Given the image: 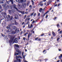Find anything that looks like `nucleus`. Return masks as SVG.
<instances>
[{
  "label": "nucleus",
  "instance_id": "obj_1",
  "mask_svg": "<svg viewBox=\"0 0 62 62\" xmlns=\"http://www.w3.org/2000/svg\"><path fill=\"white\" fill-rule=\"evenodd\" d=\"M9 37H10V39H11V40H10L9 41V43L10 42H12L13 41L14 42H15V43H17L18 42V39L16 38L14 40L13 39H14V38L12 37L11 36H10Z\"/></svg>",
  "mask_w": 62,
  "mask_h": 62
},
{
  "label": "nucleus",
  "instance_id": "obj_2",
  "mask_svg": "<svg viewBox=\"0 0 62 62\" xmlns=\"http://www.w3.org/2000/svg\"><path fill=\"white\" fill-rule=\"evenodd\" d=\"M6 28L7 29H8L9 28V29L8 30V32H10L12 33V34H15L16 32V31H17V29H16L15 30V32H12V30L11 29V28H10L9 27H8L7 26Z\"/></svg>",
  "mask_w": 62,
  "mask_h": 62
},
{
  "label": "nucleus",
  "instance_id": "obj_3",
  "mask_svg": "<svg viewBox=\"0 0 62 62\" xmlns=\"http://www.w3.org/2000/svg\"><path fill=\"white\" fill-rule=\"evenodd\" d=\"M16 52L18 53V54L17 53L16 54V53H15V55H14V56H15V55H18V54H19V55L21 54V53H22V52L19 51V49H16Z\"/></svg>",
  "mask_w": 62,
  "mask_h": 62
},
{
  "label": "nucleus",
  "instance_id": "obj_4",
  "mask_svg": "<svg viewBox=\"0 0 62 62\" xmlns=\"http://www.w3.org/2000/svg\"><path fill=\"white\" fill-rule=\"evenodd\" d=\"M4 1L5 2H6V3H7V4H9V1H7V0H2V2H1V3H2V4H3V3H4V2H3V1Z\"/></svg>",
  "mask_w": 62,
  "mask_h": 62
},
{
  "label": "nucleus",
  "instance_id": "obj_5",
  "mask_svg": "<svg viewBox=\"0 0 62 62\" xmlns=\"http://www.w3.org/2000/svg\"><path fill=\"white\" fill-rule=\"evenodd\" d=\"M32 27H33V25L32 24H31L30 26V25L29 24L28 25V28H32Z\"/></svg>",
  "mask_w": 62,
  "mask_h": 62
},
{
  "label": "nucleus",
  "instance_id": "obj_6",
  "mask_svg": "<svg viewBox=\"0 0 62 62\" xmlns=\"http://www.w3.org/2000/svg\"><path fill=\"white\" fill-rule=\"evenodd\" d=\"M15 19H18V16L17 15L15 14Z\"/></svg>",
  "mask_w": 62,
  "mask_h": 62
},
{
  "label": "nucleus",
  "instance_id": "obj_7",
  "mask_svg": "<svg viewBox=\"0 0 62 62\" xmlns=\"http://www.w3.org/2000/svg\"><path fill=\"white\" fill-rule=\"evenodd\" d=\"M26 0H21V3L22 4V3H23L24 2H25Z\"/></svg>",
  "mask_w": 62,
  "mask_h": 62
},
{
  "label": "nucleus",
  "instance_id": "obj_8",
  "mask_svg": "<svg viewBox=\"0 0 62 62\" xmlns=\"http://www.w3.org/2000/svg\"><path fill=\"white\" fill-rule=\"evenodd\" d=\"M13 6L14 8L16 9L18 11V9H17V8L16 7V5H15V4H14L13 5Z\"/></svg>",
  "mask_w": 62,
  "mask_h": 62
},
{
  "label": "nucleus",
  "instance_id": "obj_9",
  "mask_svg": "<svg viewBox=\"0 0 62 62\" xmlns=\"http://www.w3.org/2000/svg\"><path fill=\"white\" fill-rule=\"evenodd\" d=\"M42 8H40L39 10V11L40 12H42V13H44V12H42Z\"/></svg>",
  "mask_w": 62,
  "mask_h": 62
},
{
  "label": "nucleus",
  "instance_id": "obj_10",
  "mask_svg": "<svg viewBox=\"0 0 62 62\" xmlns=\"http://www.w3.org/2000/svg\"><path fill=\"white\" fill-rule=\"evenodd\" d=\"M19 12H20L21 13H22V14H24V12L23 11H19Z\"/></svg>",
  "mask_w": 62,
  "mask_h": 62
},
{
  "label": "nucleus",
  "instance_id": "obj_11",
  "mask_svg": "<svg viewBox=\"0 0 62 62\" xmlns=\"http://www.w3.org/2000/svg\"><path fill=\"white\" fill-rule=\"evenodd\" d=\"M62 54H61L60 55V56H59V59H61L62 58Z\"/></svg>",
  "mask_w": 62,
  "mask_h": 62
},
{
  "label": "nucleus",
  "instance_id": "obj_12",
  "mask_svg": "<svg viewBox=\"0 0 62 62\" xmlns=\"http://www.w3.org/2000/svg\"><path fill=\"white\" fill-rule=\"evenodd\" d=\"M52 34H53V35L54 36H55L56 35V34H55V33L53 31H52Z\"/></svg>",
  "mask_w": 62,
  "mask_h": 62
},
{
  "label": "nucleus",
  "instance_id": "obj_13",
  "mask_svg": "<svg viewBox=\"0 0 62 62\" xmlns=\"http://www.w3.org/2000/svg\"><path fill=\"white\" fill-rule=\"evenodd\" d=\"M8 8H11V6H7L6 7V9H8Z\"/></svg>",
  "mask_w": 62,
  "mask_h": 62
},
{
  "label": "nucleus",
  "instance_id": "obj_14",
  "mask_svg": "<svg viewBox=\"0 0 62 62\" xmlns=\"http://www.w3.org/2000/svg\"><path fill=\"white\" fill-rule=\"evenodd\" d=\"M17 62H21V60L20 59H17Z\"/></svg>",
  "mask_w": 62,
  "mask_h": 62
},
{
  "label": "nucleus",
  "instance_id": "obj_15",
  "mask_svg": "<svg viewBox=\"0 0 62 62\" xmlns=\"http://www.w3.org/2000/svg\"><path fill=\"white\" fill-rule=\"evenodd\" d=\"M27 19H28V21H29V20H30V18H27L26 19H25V22H26V21H27Z\"/></svg>",
  "mask_w": 62,
  "mask_h": 62
},
{
  "label": "nucleus",
  "instance_id": "obj_16",
  "mask_svg": "<svg viewBox=\"0 0 62 62\" xmlns=\"http://www.w3.org/2000/svg\"><path fill=\"white\" fill-rule=\"evenodd\" d=\"M18 6L19 7V8H22V5H20L19 4Z\"/></svg>",
  "mask_w": 62,
  "mask_h": 62
},
{
  "label": "nucleus",
  "instance_id": "obj_17",
  "mask_svg": "<svg viewBox=\"0 0 62 62\" xmlns=\"http://www.w3.org/2000/svg\"><path fill=\"white\" fill-rule=\"evenodd\" d=\"M30 37V33H29L28 36V39H29V37Z\"/></svg>",
  "mask_w": 62,
  "mask_h": 62
},
{
  "label": "nucleus",
  "instance_id": "obj_18",
  "mask_svg": "<svg viewBox=\"0 0 62 62\" xmlns=\"http://www.w3.org/2000/svg\"><path fill=\"white\" fill-rule=\"evenodd\" d=\"M42 3V2H41L40 3V5L41 6H43V4L41 3Z\"/></svg>",
  "mask_w": 62,
  "mask_h": 62
},
{
  "label": "nucleus",
  "instance_id": "obj_19",
  "mask_svg": "<svg viewBox=\"0 0 62 62\" xmlns=\"http://www.w3.org/2000/svg\"><path fill=\"white\" fill-rule=\"evenodd\" d=\"M15 46L16 47H17V48L19 47V46L18 45H15Z\"/></svg>",
  "mask_w": 62,
  "mask_h": 62
},
{
  "label": "nucleus",
  "instance_id": "obj_20",
  "mask_svg": "<svg viewBox=\"0 0 62 62\" xmlns=\"http://www.w3.org/2000/svg\"><path fill=\"white\" fill-rule=\"evenodd\" d=\"M14 22L15 23H13V25H14L15 24H16V23H17V22H16V21H15Z\"/></svg>",
  "mask_w": 62,
  "mask_h": 62
},
{
  "label": "nucleus",
  "instance_id": "obj_21",
  "mask_svg": "<svg viewBox=\"0 0 62 62\" xmlns=\"http://www.w3.org/2000/svg\"><path fill=\"white\" fill-rule=\"evenodd\" d=\"M10 1V2H11V3L12 4H13V0H9Z\"/></svg>",
  "mask_w": 62,
  "mask_h": 62
},
{
  "label": "nucleus",
  "instance_id": "obj_22",
  "mask_svg": "<svg viewBox=\"0 0 62 62\" xmlns=\"http://www.w3.org/2000/svg\"><path fill=\"white\" fill-rule=\"evenodd\" d=\"M13 28L14 29H15L16 28V27L15 26H13Z\"/></svg>",
  "mask_w": 62,
  "mask_h": 62
},
{
  "label": "nucleus",
  "instance_id": "obj_23",
  "mask_svg": "<svg viewBox=\"0 0 62 62\" xmlns=\"http://www.w3.org/2000/svg\"><path fill=\"white\" fill-rule=\"evenodd\" d=\"M16 1L17 2H19V3L20 2V0H16Z\"/></svg>",
  "mask_w": 62,
  "mask_h": 62
},
{
  "label": "nucleus",
  "instance_id": "obj_24",
  "mask_svg": "<svg viewBox=\"0 0 62 62\" xmlns=\"http://www.w3.org/2000/svg\"><path fill=\"white\" fill-rule=\"evenodd\" d=\"M36 21H37V20H36V21H34V20H33V21L32 22V23H35H35H36Z\"/></svg>",
  "mask_w": 62,
  "mask_h": 62
},
{
  "label": "nucleus",
  "instance_id": "obj_25",
  "mask_svg": "<svg viewBox=\"0 0 62 62\" xmlns=\"http://www.w3.org/2000/svg\"><path fill=\"white\" fill-rule=\"evenodd\" d=\"M28 34V32L26 33H25L24 34V36H26V35H27V34Z\"/></svg>",
  "mask_w": 62,
  "mask_h": 62
},
{
  "label": "nucleus",
  "instance_id": "obj_26",
  "mask_svg": "<svg viewBox=\"0 0 62 62\" xmlns=\"http://www.w3.org/2000/svg\"><path fill=\"white\" fill-rule=\"evenodd\" d=\"M22 56L23 57V58H24V59H25V56L24 55H23Z\"/></svg>",
  "mask_w": 62,
  "mask_h": 62
},
{
  "label": "nucleus",
  "instance_id": "obj_27",
  "mask_svg": "<svg viewBox=\"0 0 62 62\" xmlns=\"http://www.w3.org/2000/svg\"><path fill=\"white\" fill-rule=\"evenodd\" d=\"M18 57H19V58H21V59L22 58V56H21L20 55L19 56H18Z\"/></svg>",
  "mask_w": 62,
  "mask_h": 62
},
{
  "label": "nucleus",
  "instance_id": "obj_28",
  "mask_svg": "<svg viewBox=\"0 0 62 62\" xmlns=\"http://www.w3.org/2000/svg\"><path fill=\"white\" fill-rule=\"evenodd\" d=\"M31 1H32V5H34V1H33L32 0H31Z\"/></svg>",
  "mask_w": 62,
  "mask_h": 62
},
{
  "label": "nucleus",
  "instance_id": "obj_29",
  "mask_svg": "<svg viewBox=\"0 0 62 62\" xmlns=\"http://www.w3.org/2000/svg\"><path fill=\"white\" fill-rule=\"evenodd\" d=\"M23 39L24 40H25L26 38L25 37H24L23 38Z\"/></svg>",
  "mask_w": 62,
  "mask_h": 62
},
{
  "label": "nucleus",
  "instance_id": "obj_30",
  "mask_svg": "<svg viewBox=\"0 0 62 62\" xmlns=\"http://www.w3.org/2000/svg\"><path fill=\"white\" fill-rule=\"evenodd\" d=\"M23 61L24 62H28L27 61L25 60V59H23Z\"/></svg>",
  "mask_w": 62,
  "mask_h": 62
},
{
  "label": "nucleus",
  "instance_id": "obj_31",
  "mask_svg": "<svg viewBox=\"0 0 62 62\" xmlns=\"http://www.w3.org/2000/svg\"><path fill=\"white\" fill-rule=\"evenodd\" d=\"M19 30H17V33H19Z\"/></svg>",
  "mask_w": 62,
  "mask_h": 62
},
{
  "label": "nucleus",
  "instance_id": "obj_32",
  "mask_svg": "<svg viewBox=\"0 0 62 62\" xmlns=\"http://www.w3.org/2000/svg\"><path fill=\"white\" fill-rule=\"evenodd\" d=\"M23 54H24V52H23L22 53V56H23Z\"/></svg>",
  "mask_w": 62,
  "mask_h": 62
},
{
  "label": "nucleus",
  "instance_id": "obj_33",
  "mask_svg": "<svg viewBox=\"0 0 62 62\" xmlns=\"http://www.w3.org/2000/svg\"><path fill=\"white\" fill-rule=\"evenodd\" d=\"M57 27H59V25L58 24L57 25Z\"/></svg>",
  "mask_w": 62,
  "mask_h": 62
},
{
  "label": "nucleus",
  "instance_id": "obj_34",
  "mask_svg": "<svg viewBox=\"0 0 62 62\" xmlns=\"http://www.w3.org/2000/svg\"><path fill=\"white\" fill-rule=\"evenodd\" d=\"M28 13V12H25V14H27Z\"/></svg>",
  "mask_w": 62,
  "mask_h": 62
},
{
  "label": "nucleus",
  "instance_id": "obj_35",
  "mask_svg": "<svg viewBox=\"0 0 62 62\" xmlns=\"http://www.w3.org/2000/svg\"><path fill=\"white\" fill-rule=\"evenodd\" d=\"M59 39H60V38H58L57 39V41H58V40H59Z\"/></svg>",
  "mask_w": 62,
  "mask_h": 62
},
{
  "label": "nucleus",
  "instance_id": "obj_36",
  "mask_svg": "<svg viewBox=\"0 0 62 62\" xmlns=\"http://www.w3.org/2000/svg\"><path fill=\"white\" fill-rule=\"evenodd\" d=\"M11 10H9V13H11Z\"/></svg>",
  "mask_w": 62,
  "mask_h": 62
},
{
  "label": "nucleus",
  "instance_id": "obj_37",
  "mask_svg": "<svg viewBox=\"0 0 62 62\" xmlns=\"http://www.w3.org/2000/svg\"><path fill=\"white\" fill-rule=\"evenodd\" d=\"M62 31H60V32H59V34H61V33H62Z\"/></svg>",
  "mask_w": 62,
  "mask_h": 62
},
{
  "label": "nucleus",
  "instance_id": "obj_38",
  "mask_svg": "<svg viewBox=\"0 0 62 62\" xmlns=\"http://www.w3.org/2000/svg\"><path fill=\"white\" fill-rule=\"evenodd\" d=\"M19 58V56H16V58L17 59Z\"/></svg>",
  "mask_w": 62,
  "mask_h": 62
},
{
  "label": "nucleus",
  "instance_id": "obj_39",
  "mask_svg": "<svg viewBox=\"0 0 62 62\" xmlns=\"http://www.w3.org/2000/svg\"><path fill=\"white\" fill-rule=\"evenodd\" d=\"M48 17V15H47L46 16V18H47V17Z\"/></svg>",
  "mask_w": 62,
  "mask_h": 62
},
{
  "label": "nucleus",
  "instance_id": "obj_40",
  "mask_svg": "<svg viewBox=\"0 0 62 62\" xmlns=\"http://www.w3.org/2000/svg\"><path fill=\"white\" fill-rule=\"evenodd\" d=\"M44 35V34H43L41 35V36H43Z\"/></svg>",
  "mask_w": 62,
  "mask_h": 62
},
{
  "label": "nucleus",
  "instance_id": "obj_41",
  "mask_svg": "<svg viewBox=\"0 0 62 62\" xmlns=\"http://www.w3.org/2000/svg\"><path fill=\"white\" fill-rule=\"evenodd\" d=\"M14 62H17V60H14Z\"/></svg>",
  "mask_w": 62,
  "mask_h": 62
},
{
  "label": "nucleus",
  "instance_id": "obj_42",
  "mask_svg": "<svg viewBox=\"0 0 62 62\" xmlns=\"http://www.w3.org/2000/svg\"><path fill=\"white\" fill-rule=\"evenodd\" d=\"M36 15V13H35L34 15V16H35Z\"/></svg>",
  "mask_w": 62,
  "mask_h": 62
},
{
  "label": "nucleus",
  "instance_id": "obj_43",
  "mask_svg": "<svg viewBox=\"0 0 62 62\" xmlns=\"http://www.w3.org/2000/svg\"><path fill=\"white\" fill-rule=\"evenodd\" d=\"M38 38H36L35 39L36 40H38Z\"/></svg>",
  "mask_w": 62,
  "mask_h": 62
},
{
  "label": "nucleus",
  "instance_id": "obj_44",
  "mask_svg": "<svg viewBox=\"0 0 62 62\" xmlns=\"http://www.w3.org/2000/svg\"><path fill=\"white\" fill-rule=\"evenodd\" d=\"M13 18V17H12V16H11V20H10V21H11V20H12V18Z\"/></svg>",
  "mask_w": 62,
  "mask_h": 62
},
{
  "label": "nucleus",
  "instance_id": "obj_45",
  "mask_svg": "<svg viewBox=\"0 0 62 62\" xmlns=\"http://www.w3.org/2000/svg\"><path fill=\"white\" fill-rule=\"evenodd\" d=\"M12 12H15V11L14 10H12Z\"/></svg>",
  "mask_w": 62,
  "mask_h": 62
},
{
  "label": "nucleus",
  "instance_id": "obj_46",
  "mask_svg": "<svg viewBox=\"0 0 62 62\" xmlns=\"http://www.w3.org/2000/svg\"><path fill=\"white\" fill-rule=\"evenodd\" d=\"M6 5H7V3H6L5 4H4V7H5V6H6Z\"/></svg>",
  "mask_w": 62,
  "mask_h": 62
},
{
  "label": "nucleus",
  "instance_id": "obj_47",
  "mask_svg": "<svg viewBox=\"0 0 62 62\" xmlns=\"http://www.w3.org/2000/svg\"><path fill=\"white\" fill-rule=\"evenodd\" d=\"M4 12H2L1 13V14L3 15V14H4Z\"/></svg>",
  "mask_w": 62,
  "mask_h": 62
},
{
  "label": "nucleus",
  "instance_id": "obj_48",
  "mask_svg": "<svg viewBox=\"0 0 62 62\" xmlns=\"http://www.w3.org/2000/svg\"><path fill=\"white\" fill-rule=\"evenodd\" d=\"M28 10V8H27L26 9V11H27V10Z\"/></svg>",
  "mask_w": 62,
  "mask_h": 62
},
{
  "label": "nucleus",
  "instance_id": "obj_49",
  "mask_svg": "<svg viewBox=\"0 0 62 62\" xmlns=\"http://www.w3.org/2000/svg\"><path fill=\"white\" fill-rule=\"evenodd\" d=\"M38 16H40V14L39 13L38 14Z\"/></svg>",
  "mask_w": 62,
  "mask_h": 62
},
{
  "label": "nucleus",
  "instance_id": "obj_50",
  "mask_svg": "<svg viewBox=\"0 0 62 62\" xmlns=\"http://www.w3.org/2000/svg\"><path fill=\"white\" fill-rule=\"evenodd\" d=\"M29 8H32V5H31L29 6Z\"/></svg>",
  "mask_w": 62,
  "mask_h": 62
},
{
  "label": "nucleus",
  "instance_id": "obj_51",
  "mask_svg": "<svg viewBox=\"0 0 62 62\" xmlns=\"http://www.w3.org/2000/svg\"><path fill=\"white\" fill-rule=\"evenodd\" d=\"M46 14H44L43 15V17H44V16H45V15Z\"/></svg>",
  "mask_w": 62,
  "mask_h": 62
},
{
  "label": "nucleus",
  "instance_id": "obj_52",
  "mask_svg": "<svg viewBox=\"0 0 62 62\" xmlns=\"http://www.w3.org/2000/svg\"><path fill=\"white\" fill-rule=\"evenodd\" d=\"M59 51H61V49H59Z\"/></svg>",
  "mask_w": 62,
  "mask_h": 62
},
{
  "label": "nucleus",
  "instance_id": "obj_53",
  "mask_svg": "<svg viewBox=\"0 0 62 62\" xmlns=\"http://www.w3.org/2000/svg\"><path fill=\"white\" fill-rule=\"evenodd\" d=\"M5 39H7V36H5Z\"/></svg>",
  "mask_w": 62,
  "mask_h": 62
},
{
  "label": "nucleus",
  "instance_id": "obj_54",
  "mask_svg": "<svg viewBox=\"0 0 62 62\" xmlns=\"http://www.w3.org/2000/svg\"><path fill=\"white\" fill-rule=\"evenodd\" d=\"M0 9L2 8V6H1V5H0Z\"/></svg>",
  "mask_w": 62,
  "mask_h": 62
},
{
  "label": "nucleus",
  "instance_id": "obj_55",
  "mask_svg": "<svg viewBox=\"0 0 62 62\" xmlns=\"http://www.w3.org/2000/svg\"><path fill=\"white\" fill-rule=\"evenodd\" d=\"M23 33V31H21V34H22V33Z\"/></svg>",
  "mask_w": 62,
  "mask_h": 62
},
{
  "label": "nucleus",
  "instance_id": "obj_56",
  "mask_svg": "<svg viewBox=\"0 0 62 62\" xmlns=\"http://www.w3.org/2000/svg\"><path fill=\"white\" fill-rule=\"evenodd\" d=\"M47 13H48V12H46L45 14H47Z\"/></svg>",
  "mask_w": 62,
  "mask_h": 62
},
{
  "label": "nucleus",
  "instance_id": "obj_57",
  "mask_svg": "<svg viewBox=\"0 0 62 62\" xmlns=\"http://www.w3.org/2000/svg\"><path fill=\"white\" fill-rule=\"evenodd\" d=\"M28 23H29V22H27L26 23V24H28Z\"/></svg>",
  "mask_w": 62,
  "mask_h": 62
},
{
  "label": "nucleus",
  "instance_id": "obj_58",
  "mask_svg": "<svg viewBox=\"0 0 62 62\" xmlns=\"http://www.w3.org/2000/svg\"><path fill=\"white\" fill-rule=\"evenodd\" d=\"M31 16H32L33 15V13H32L31 14Z\"/></svg>",
  "mask_w": 62,
  "mask_h": 62
},
{
  "label": "nucleus",
  "instance_id": "obj_59",
  "mask_svg": "<svg viewBox=\"0 0 62 62\" xmlns=\"http://www.w3.org/2000/svg\"><path fill=\"white\" fill-rule=\"evenodd\" d=\"M29 3H27V6H28V5H29Z\"/></svg>",
  "mask_w": 62,
  "mask_h": 62
},
{
  "label": "nucleus",
  "instance_id": "obj_60",
  "mask_svg": "<svg viewBox=\"0 0 62 62\" xmlns=\"http://www.w3.org/2000/svg\"><path fill=\"white\" fill-rule=\"evenodd\" d=\"M60 5V4H58V7H59V5Z\"/></svg>",
  "mask_w": 62,
  "mask_h": 62
},
{
  "label": "nucleus",
  "instance_id": "obj_61",
  "mask_svg": "<svg viewBox=\"0 0 62 62\" xmlns=\"http://www.w3.org/2000/svg\"><path fill=\"white\" fill-rule=\"evenodd\" d=\"M46 1V0H43V2H45Z\"/></svg>",
  "mask_w": 62,
  "mask_h": 62
},
{
  "label": "nucleus",
  "instance_id": "obj_62",
  "mask_svg": "<svg viewBox=\"0 0 62 62\" xmlns=\"http://www.w3.org/2000/svg\"><path fill=\"white\" fill-rule=\"evenodd\" d=\"M8 18H9V17H10V16L9 15H8Z\"/></svg>",
  "mask_w": 62,
  "mask_h": 62
},
{
  "label": "nucleus",
  "instance_id": "obj_63",
  "mask_svg": "<svg viewBox=\"0 0 62 62\" xmlns=\"http://www.w3.org/2000/svg\"><path fill=\"white\" fill-rule=\"evenodd\" d=\"M23 24H24V22H23L22 23V24L23 25Z\"/></svg>",
  "mask_w": 62,
  "mask_h": 62
},
{
  "label": "nucleus",
  "instance_id": "obj_64",
  "mask_svg": "<svg viewBox=\"0 0 62 62\" xmlns=\"http://www.w3.org/2000/svg\"><path fill=\"white\" fill-rule=\"evenodd\" d=\"M23 28H24V27H25V26L24 25L23 26Z\"/></svg>",
  "mask_w": 62,
  "mask_h": 62
}]
</instances>
